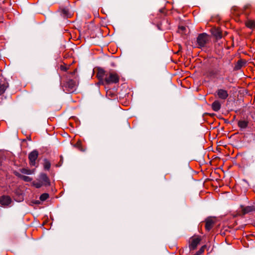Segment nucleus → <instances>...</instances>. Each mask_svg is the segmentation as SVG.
<instances>
[{
	"label": "nucleus",
	"instance_id": "1",
	"mask_svg": "<svg viewBox=\"0 0 255 255\" xmlns=\"http://www.w3.org/2000/svg\"><path fill=\"white\" fill-rule=\"evenodd\" d=\"M120 79V74L115 71L111 70L107 73L104 81L107 84H117Z\"/></svg>",
	"mask_w": 255,
	"mask_h": 255
},
{
	"label": "nucleus",
	"instance_id": "2",
	"mask_svg": "<svg viewBox=\"0 0 255 255\" xmlns=\"http://www.w3.org/2000/svg\"><path fill=\"white\" fill-rule=\"evenodd\" d=\"M210 36L206 33H200L197 38V47L199 48L204 47L209 42Z\"/></svg>",
	"mask_w": 255,
	"mask_h": 255
},
{
	"label": "nucleus",
	"instance_id": "3",
	"mask_svg": "<svg viewBox=\"0 0 255 255\" xmlns=\"http://www.w3.org/2000/svg\"><path fill=\"white\" fill-rule=\"evenodd\" d=\"M38 156V152L37 150H34L31 152L28 155L29 164L31 166H35L36 160Z\"/></svg>",
	"mask_w": 255,
	"mask_h": 255
},
{
	"label": "nucleus",
	"instance_id": "4",
	"mask_svg": "<svg viewBox=\"0 0 255 255\" xmlns=\"http://www.w3.org/2000/svg\"><path fill=\"white\" fill-rule=\"evenodd\" d=\"M76 85L77 83L75 80L70 79L66 82L65 87L67 88L68 92H72L75 90Z\"/></svg>",
	"mask_w": 255,
	"mask_h": 255
},
{
	"label": "nucleus",
	"instance_id": "5",
	"mask_svg": "<svg viewBox=\"0 0 255 255\" xmlns=\"http://www.w3.org/2000/svg\"><path fill=\"white\" fill-rule=\"evenodd\" d=\"M201 241V238L198 236L192 237L190 239L189 248L190 250H195Z\"/></svg>",
	"mask_w": 255,
	"mask_h": 255
},
{
	"label": "nucleus",
	"instance_id": "6",
	"mask_svg": "<svg viewBox=\"0 0 255 255\" xmlns=\"http://www.w3.org/2000/svg\"><path fill=\"white\" fill-rule=\"evenodd\" d=\"M216 93L219 99L224 100H226L229 96L227 91L222 89L217 90Z\"/></svg>",
	"mask_w": 255,
	"mask_h": 255
},
{
	"label": "nucleus",
	"instance_id": "7",
	"mask_svg": "<svg viewBox=\"0 0 255 255\" xmlns=\"http://www.w3.org/2000/svg\"><path fill=\"white\" fill-rule=\"evenodd\" d=\"M11 202V199L8 196L3 195L0 197V204L2 206H8Z\"/></svg>",
	"mask_w": 255,
	"mask_h": 255
},
{
	"label": "nucleus",
	"instance_id": "8",
	"mask_svg": "<svg viewBox=\"0 0 255 255\" xmlns=\"http://www.w3.org/2000/svg\"><path fill=\"white\" fill-rule=\"evenodd\" d=\"M108 72V71H105L102 68H99L97 73V77L100 80H104L105 77H106L107 73Z\"/></svg>",
	"mask_w": 255,
	"mask_h": 255
},
{
	"label": "nucleus",
	"instance_id": "9",
	"mask_svg": "<svg viewBox=\"0 0 255 255\" xmlns=\"http://www.w3.org/2000/svg\"><path fill=\"white\" fill-rule=\"evenodd\" d=\"M40 179L42 184L49 185L50 184L49 179L46 174L42 173L40 176Z\"/></svg>",
	"mask_w": 255,
	"mask_h": 255
},
{
	"label": "nucleus",
	"instance_id": "10",
	"mask_svg": "<svg viewBox=\"0 0 255 255\" xmlns=\"http://www.w3.org/2000/svg\"><path fill=\"white\" fill-rule=\"evenodd\" d=\"M215 222L213 219H208L206 221L205 228L208 231L211 230L214 225Z\"/></svg>",
	"mask_w": 255,
	"mask_h": 255
},
{
	"label": "nucleus",
	"instance_id": "11",
	"mask_svg": "<svg viewBox=\"0 0 255 255\" xmlns=\"http://www.w3.org/2000/svg\"><path fill=\"white\" fill-rule=\"evenodd\" d=\"M246 26L251 29H254L255 28V21L253 19H248L245 21Z\"/></svg>",
	"mask_w": 255,
	"mask_h": 255
},
{
	"label": "nucleus",
	"instance_id": "12",
	"mask_svg": "<svg viewBox=\"0 0 255 255\" xmlns=\"http://www.w3.org/2000/svg\"><path fill=\"white\" fill-rule=\"evenodd\" d=\"M221 104L218 100L215 101L212 104V108L215 112L219 111L221 109Z\"/></svg>",
	"mask_w": 255,
	"mask_h": 255
},
{
	"label": "nucleus",
	"instance_id": "13",
	"mask_svg": "<svg viewBox=\"0 0 255 255\" xmlns=\"http://www.w3.org/2000/svg\"><path fill=\"white\" fill-rule=\"evenodd\" d=\"M249 122L246 120H240L238 125L241 128H246L248 126Z\"/></svg>",
	"mask_w": 255,
	"mask_h": 255
},
{
	"label": "nucleus",
	"instance_id": "14",
	"mask_svg": "<svg viewBox=\"0 0 255 255\" xmlns=\"http://www.w3.org/2000/svg\"><path fill=\"white\" fill-rule=\"evenodd\" d=\"M242 207V211L243 215H245L249 212H251L253 211V208L251 206H247V207H243L241 206Z\"/></svg>",
	"mask_w": 255,
	"mask_h": 255
},
{
	"label": "nucleus",
	"instance_id": "15",
	"mask_svg": "<svg viewBox=\"0 0 255 255\" xmlns=\"http://www.w3.org/2000/svg\"><path fill=\"white\" fill-rule=\"evenodd\" d=\"M75 146L78 148L81 151H85L86 147L83 146L82 141L81 140H78L75 145Z\"/></svg>",
	"mask_w": 255,
	"mask_h": 255
},
{
	"label": "nucleus",
	"instance_id": "16",
	"mask_svg": "<svg viewBox=\"0 0 255 255\" xmlns=\"http://www.w3.org/2000/svg\"><path fill=\"white\" fill-rule=\"evenodd\" d=\"M8 87V84L6 83H0V95L3 94Z\"/></svg>",
	"mask_w": 255,
	"mask_h": 255
},
{
	"label": "nucleus",
	"instance_id": "17",
	"mask_svg": "<svg viewBox=\"0 0 255 255\" xmlns=\"http://www.w3.org/2000/svg\"><path fill=\"white\" fill-rule=\"evenodd\" d=\"M213 34L216 37L217 39H221L222 37V34L221 31L218 29H215L213 32Z\"/></svg>",
	"mask_w": 255,
	"mask_h": 255
},
{
	"label": "nucleus",
	"instance_id": "18",
	"mask_svg": "<svg viewBox=\"0 0 255 255\" xmlns=\"http://www.w3.org/2000/svg\"><path fill=\"white\" fill-rule=\"evenodd\" d=\"M43 166L45 170H49L51 167V163L50 161L48 160L45 159L44 160Z\"/></svg>",
	"mask_w": 255,
	"mask_h": 255
},
{
	"label": "nucleus",
	"instance_id": "19",
	"mask_svg": "<svg viewBox=\"0 0 255 255\" xmlns=\"http://www.w3.org/2000/svg\"><path fill=\"white\" fill-rule=\"evenodd\" d=\"M21 172L25 174H31L33 173L34 170H32L30 169H26V168H22L20 170Z\"/></svg>",
	"mask_w": 255,
	"mask_h": 255
},
{
	"label": "nucleus",
	"instance_id": "20",
	"mask_svg": "<svg viewBox=\"0 0 255 255\" xmlns=\"http://www.w3.org/2000/svg\"><path fill=\"white\" fill-rule=\"evenodd\" d=\"M49 197V194L47 193H43L40 196V199L42 201H45Z\"/></svg>",
	"mask_w": 255,
	"mask_h": 255
},
{
	"label": "nucleus",
	"instance_id": "21",
	"mask_svg": "<svg viewBox=\"0 0 255 255\" xmlns=\"http://www.w3.org/2000/svg\"><path fill=\"white\" fill-rule=\"evenodd\" d=\"M20 177L21 179L26 182H29L32 180V179L30 177L27 176L20 175Z\"/></svg>",
	"mask_w": 255,
	"mask_h": 255
},
{
	"label": "nucleus",
	"instance_id": "22",
	"mask_svg": "<svg viewBox=\"0 0 255 255\" xmlns=\"http://www.w3.org/2000/svg\"><path fill=\"white\" fill-rule=\"evenodd\" d=\"M186 29V27L184 26H180L178 28V32L183 33L184 32V31Z\"/></svg>",
	"mask_w": 255,
	"mask_h": 255
},
{
	"label": "nucleus",
	"instance_id": "23",
	"mask_svg": "<svg viewBox=\"0 0 255 255\" xmlns=\"http://www.w3.org/2000/svg\"><path fill=\"white\" fill-rule=\"evenodd\" d=\"M243 62L241 60H239L237 62V64L236 66L237 69L240 68L243 66Z\"/></svg>",
	"mask_w": 255,
	"mask_h": 255
},
{
	"label": "nucleus",
	"instance_id": "24",
	"mask_svg": "<svg viewBox=\"0 0 255 255\" xmlns=\"http://www.w3.org/2000/svg\"><path fill=\"white\" fill-rule=\"evenodd\" d=\"M217 74V72L215 71L214 70H212L210 72V75L211 76L215 77Z\"/></svg>",
	"mask_w": 255,
	"mask_h": 255
},
{
	"label": "nucleus",
	"instance_id": "25",
	"mask_svg": "<svg viewBox=\"0 0 255 255\" xmlns=\"http://www.w3.org/2000/svg\"><path fill=\"white\" fill-rule=\"evenodd\" d=\"M205 247V246H202L199 250V251L198 252V253H200V254L201 255L204 252Z\"/></svg>",
	"mask_w": 255,
	"mask_h": 255
},
{
	"label": "nucleus",
	"instance_id": "26",
	"mask_svg": "<svg viewBox=\"0 0 255 255\" xmlns=\"http://www.w3.org/2000/svg\"><path fill=\"white\" fill-rule=\"evenodd\" d=\"M60 69L62 71H66L67 70V68H66V66L65 65H61L60 66Z\"/></svg>",
	"mask_w": 255,
	"mask_h": 255
},
{
	"label": "nucleus",
	"instance_id": "27",
	"mask_svg": "<svg viewBox=\"0 0 255 255\" xmlns=\"http://www.w3.org/2000/svg\"><path fill=\"white\" fill-rule=\"evenodd\" d=\"M35 186L37 188H39L41 187V184L40 183H37L35 184Z\"/></svg>",
	"mask_w": 255,
	"mask_h": 255
},
{
	"label": "nucleus",
	"instance_id": "28",
	"mask_svg": "<svg viewBox=\"0 0 255 255\" xmlns=\"http://www.w3.org/2000/svg\"><path fill=\"white\" fill-rule=\"evenodd\" d=\"M62 12L64 14H66L67 13V10L65 9H64L62 10Z\"/></svg>",
	"mask_w": 255,
	"mask_h": 255
},
{
	"label": "nucleus",
	"instance_id": "29",
	"mask_svg": "<svg viewBox=\"0 0 255 255\" xmlns=\"http://www.w3.org/2000/svg\"><path fill=\"white\" fill-rule=\"evenodd\" d=\"M250 6H251V5H250V4H247V5L245 6V8H249V7H250Z\"/></svg>",
	"mask_w": 255,
	"mask_h": 255
},
{
	"label": "nucleus",
	"instance_id": "30",
	"mask_svg": "<svg viewBox=\"0 0 255 255\" xmlns=\"http://www.w3.org/2000/svg\"><path fill=\"white\" fill-rule=\"evenodd\" d=\"M76 72V70L75 69L72 73H71L72 74H75V73Z\"/></svg>",
	"mask_w": 255,
	"mask_h": 255
},
{
	"label": "nucleus",
	"instance_id": "31",
	"mask_svg": "<svg viewBox=\"0 0 255 255\" xmlns=\"http://www.w3.org/2000/svg\"><path fill=\"white\" fill-rule=\"evenodd\" d=\"M60 158H61L60 161H62V160H63V157H62V156H61Z\"/></svg>",
	"mask_w": 255,
	"mask_h": 255
}]
</instances>
